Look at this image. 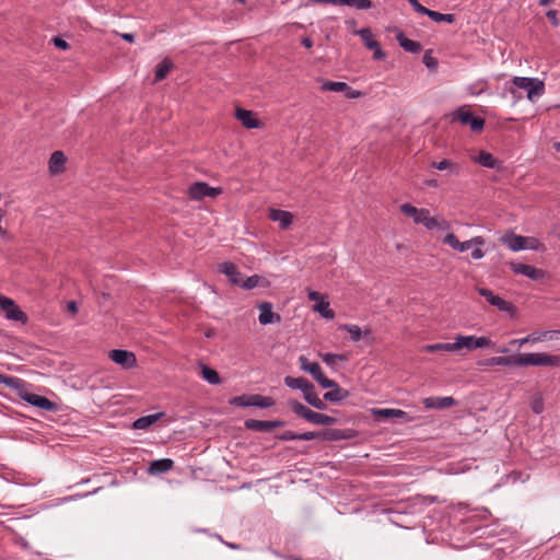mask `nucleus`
<instances>
[{"mask_svg": "<svg viewBox=\"0 0 560 560\" xmlns=\"http://www.w3.org/2000/svg\"><path fill=\"white\" fill-rule=\"evenodd\" d=\"M487 89H488V81L479 80V81L470 84L468 88V91L471 95H480L481 93L486 92Z\"/></svg>", "mask_w": 560, "mask_h": 560, "instance_id": "nucleus-44", "label": "nucleus"}, {"mask_svg": "<svg viewBox=\"0 0 560 560\" xmlns=\"http://www.w3.org/2000/svg\"><path fill=\"white\" fill-rule=\"evenodd\" d=\"M370 417L374 418H397L402 419L406 417V412L400 409H392V408H371L368 410V413L364 415V418L368 419Z\"/></svg>", "mask_w": 560, "mask_h": 560, "instance_id": "nucleus-20", "label": "nucleus"}, {"mask_svg": "<svg viewBox=\"0 0 560 560\" xmlns=\"http://www.w3.org/2000/svg\"><path fill=\"white\" fill-rule=\"evenodd\" d=\"M0 308L5 312V317L11 320L25 324L28 320L27 315L15 304V302L0 294Z\"/></svg>", "mask_w": 560, "mask_h": 560, "instance_id": "nucleus-9", "label": "nucleus"}, {"mask_svg": "<svg viewBox=\"0 0 560 560\" xmlns=\"http://www.w3.org/2000/svg\"><path fill=\"white\" fill-rule=\"evenodd\" d=\"M121 38L128 43H133L136 35L131 34V33H124V34H121Z\"/></svg>", "mask_w": 560, "mask_h": 560, "instance_id": "nucleus-61", "label": "nucleus"}, {"mask_svg": "<svg viewBox=\"0 0 560 560\" xmlns=\"http://www.w3.org/2000/svg\"><path fill=\"white\" fill-rule=\"evenodd\" d=\"M320 89L323 91L343 92V90L348 89V84L346 82H335L325 80L323 81Z\"/></svg>", "mask_w": 560, "mask_h": 560, "instance_id": "nucleus-39", "label": "nucleus"}, {"mask_svg": "<svg viewBox=\"0 0 560 560\" xmlns=\"http://www.w3.org/2000/svg\"><path fill=\"white\" fill-rule=\"evenodd\" d=\"M511 270L516 275H523L532 280H539L545 277V271L534 266L511 261L509 264Z\"/></svg>", "mask_w": 560, "mask_h": 560, "instance_id": "nucleus-14", "label": "nucleus"}, {"mask_svg": "<svg viewBox=\"0 0 560 560\" xmlns=\"http://www.w3.org/2000/svg\"><path fill=\"white\" fill-rule=\"evenodd\" d=\"M343 93L347 98H359L362 95L361 91L353 90L350 85H348L347 90H343Z\"/></svg>", "mask_w": 560, "mask_h": 560, "instance_id": "nucleus-55", "label": "nucleus"}, {"mask_svg": "<svg viewBox=\"0 0 560 560\" xmlns=\"http://www.w3.org/2000/svg\"><path fill=\"white\" fill-rule=\"evenodd\" d=\"M451 121H459L463 125H469L470 129L476 132L481 131L485 127V119L474 116L467 106H460L453 112L451 114Z\"/></svg>", "mask_w": 560, "mask_h": 560, "instance_id": "nucleus-6", "label": "nucleus"}, {"mask_svg": "<svg viewBox=\"0 0 560 560\" xmlns=\"http://www.w3.org/2000/svg\"><path fill=\"white\" fill-rule=\"evenodd\" d=\"M301 44L305 48H311L313 46V40L310 37H303L302 40H301Z\"/></svg>", "mask_w": 560, "mask_h": 560, "instance_id": "nucleus-62", "label": "nucleus"}, {"mask_svg": "<svg viewBox=\"0 0 560 560\" xmlns=\"http://www.w3.org/2000/svg\"><path fill=\"white\" fill-rule=\"evenodd\" d=\"M109 359L124 369H132L137 364V359L133 352L121 349H114L109 351Z\"/></svg>", "mask_w": 560, "mask_h": 560, "instance_id": "nucleus-12", "label": "nucleus"}, {"mask_svg": "<svg viewBox=\"0 0 560 560\" xmlns=\"http://www.w3.org/2000/svg\"><path fill=\"white\" fill-rule=\"evenodd\" d=\"M261 277L258 275L250 276L245 280L242 279V283H238V287L245 290H252L259 284Z\"/></svg>", "mask_w": 560, "mask_h": 560, "instance_id": "nucleus-45", "label": "nucleus"}, {"mask_svg": "<svg viewBox=\"0 0 560 560\" xmlns=\"http://www.w3.org/2000/svg\"><path fill=\"white\" fill-rule=\"evenodd\" d=\"M303 395L305 400L315 408L322 409L324 407V402L318 397L314 386L313 389H311L310 392H305Z\"/></svg>", "mask_w": 560, "mask_h": 560, "instance_id": "nucleus-42", "label": "nucleus"}, {"mask_svg": "<svg viewBox=\"0 0 560 560\" xmlns=\"http://www.w3.org/2000/svg\"><path fill=\"white\" fill-rule=\"evenodd\" d=\"M541 246V243L536 237L526 236L525 249L538 250Z\"/></svg>", "mask_w": 560, "mask_h": 560, "instance_id": "nucleus-51", "label": "nucleus"}, {"mask_svg": "<svg viewBox=\"0 0 560 560\" xmlns=\"http://www.w3.org/2000/svg\"><path fill=\"white\" fill-rule=\"evenodd\" d=\"M355 34L361 37L366 48L373 49L375 46H377L378 42L373 38V34L369 27L358 30L355 31Z\"/></svg>", "mask_w": 560, "mask_h": 560, "instance_id": "nucleus-35", "label": "nucleus"}, {"mask_svg": "<svg viewBox=\"0 0 560 560\" xmlns=\"http://www.w3.org/2000/svg\"><path fill=\"white\" fill-rule=\"evenodd\" d=\"M258 308L260 311L258 320L261 325L281 322V316L272 312V304L270 302H262L258 304Z\"/></svg>", "mask_w": 560, "mask_h": 560, "instance_id": "nucleus-17", "label": "nucleus"}, {"mask_svg": "<svg viewBox=\"0 0 560 560\" xmlns=\"http://www.w3.org/2000/svg\"><path fill=\"white\" fill-rule=\"evenodd\" d=\"M284 384L290 388L301 389L303 394L313 389V384L304 377L287 376Z\"/></svg>", "mask_w": 560, "mask_h": 560, "instance_id": "nucleus-27", "label": "nucleus"}, {"mask_svg": "<svg viewBox=\"0 0 560 560\" xmlns=\"http://www.w3.org/2000/svg\"><path fill=\"white\" fill-rule=\"evenodd\" d=\"M396 39L398 40L400 47H402L408 52L418 54L422 49V46L419 42L406 37L402 32H399L396 35Z\"/></svg>", "mask_w": 560, "mask_h": 560, "instance_id": "nucleus-28", "label": "nucleus"}, {"mask_svg": "<svg viewBox=\"0 0 560 560\" xmlns=\"http://www.w3.org/2000/svg\"><path fill=\"white\" fill-rule=\"evenodd\" d=\"M424 185L436 188L439 187V182L436 179H425Z\"/></svg>", "mask_w": 560, "mask_h": 560, "instance_id": "nucleus-63", "label": "nucleus"}, {"mask_svg": "<svg viewBox=\"0 0 560 560\" xmlns=\"http://www.w3.org/2000/svg\"><path fill=\"white\" fill-rule=\"evenodd\" d=\"M422 404L427 409H446L456 405L453 397H427L422 399Z\"/></svg>", "mask_w": 560, "mask_h": 560, "instance_id": "nucleus-19", "label": "nucleus"}, {"mask_svg": "<svg viewBox=\"0 0 560 560\" xmlns=\"http://www.w3.org/2000/svg\"><path fill=\"white\" fill-rule=\"evenodd\" d=\"M520 366H560V355L547 353H524L518 355Z\"/></svg>", "mask_w": 560, "mask_h": 560, "instance_id": "nucleus-4", "label": "nucleus"}, {"mask_svg": "<svg viewBox=\"0 0 560 560\" xmlns=\"http://www.w3.org/2000/svg\"><path fill=\"white\" fill-rule=\"evenodd\" d=\"M67 158L62 151H55L49 159V171L51 174L63 172Z\"/></svg>", "mask_w": 560, "mask_h": 560, "instance_id": "nucleus-26", "label": "nucleus"}, {"mask_svg": "<svg viewBox=\"0 0 560 560\" xmlns=\"http://www.w3.org/2000/svg\"><path fill=\"white\" fill-rule=\"evenodd\" d=\"M557 332L558 331H556V330L534 331L524 338L510 340L509 345L512 347H514V346L522 347L526 343H536V342H540L545 339H552L553 335H556Z\"/></svg>", "mask_w": 560, "mask_h": 560, "instance_id": "nucleus-15", "label": "nucleus"}, {"mask_svg": "<svg viewBox=\"0 0 560 560\" xmlns=\"http://www.w3.org/2000/svg\"><path fill=\"white\" fill-rule=\"evenodd\" d=\"M163 416H164V412H158V413H152V415L139 417L137 420H150V421H153V420H160V418L163 417Z\"/></svg>", "mask_w": 560, "mask_h": 560, "instance_id": "nucleus-59", "label": "nucleus"}, {"mask_svg": "<svg viewBox=\"0 0 560 560\" xmlns=\"http://www.w3.org/2000/svg\"><path fill=\"white\" fill-rule=\"evenodd\" d=\"M533 409L535 410V412L539 413L542 409V404L541 402H535L534 406H533Z\"/></svg>", "mask_w": 560, "mask_h": 560, "instance_id": "nucleus-64", "label": "nucleus"}, {"mask_svg": "<svg viewBox=\"0 0 560 560\" xmlns=\"http://www.w3.org/2000/svg\"><path fill=\"white\" fill-rule=\"evenodd\" d=\"M52 42H54L56 47H58V48H60L62 50H67L70 47L68 42L62 39V38H60V37H54Z\"/></svg>", "mask_w": 560, "mask_h": 560, "instance_id": "nucleus-56", "label": "nucleus"}, {"mask_svg": "<svg viewBox=\"0 0 560 560\" xmlns=\"http://www.w3.org/2000/svg\"><path fill=\"white\" fill-rule=\"evenodd\" d=\"M546 16L548 18V20L551 22V24L557 27L559 25V19H558V15H557V11L551 9V10H548L546 12Z\"/></svg>", "mask_w": 560, "mask_h": 560, "instance_id": "nucleus-54", "label": "nucleus"}, {"mask_svg": "<svg viewBox=\"0 0 560 560\" xmlns=\"http://www.w3.org/2000/svg\"><path fill=\"white\" fill-rule=\"evenodd\" d=\"M443 243L459 253L472 248L471 258L475 260L481 259L485 256V252L481 249L485 245V238L482 236H475L468 241L460 242L454 233H447L443 238Z\"/></svg>", "mask_w": 560, "mask_h": 560, "instance_id": "nucleus-3", "label": "nucleus"}, {"mask_svg": "<svg viewBox=\"0 0 560 560\" xmlns=\"http://www.w3.org/2000/svg\"><path fill=\"white\" fill-rule=\"evenodd\" d=\"M431 167L436 168L439 171H448L450 174L458 175L460 172V166L457 163L448 159H443L439 162H432Z\"/></svg>", "mask_w": 560, "mask_h": 560, "instance_id": "nucleus-31", "label": "nucleus"}, {"mask_svg": "<svg viewBox=\"0 0 560 560\" xmlns=\"http://www.w3.org/2000/svg\"><path fill=\"white\" fill-rule=\"evenodd\" d=\"M287 422H244V428L254 432L272 433Z\"/></svg>", "mask_w": 560, "mask_h": 560, "instance_id": "nucleus-22", "label": "nucleus"}, {"mask_svg": "<svg viewBox=\"0 0 560 560\" xmlns=\"http://www.w3.org/2000/svg\"><path fill=\"white\" fill-rule=\"evenodd\" d=\"M455 346L457 351L466 348L467 350H476L478 348H486L493 346V342L488 337H476V336H465L457 335L455 338Z\"/></svg>", "mask_w": 560, "mask_h": 560, "instance_id": "nucleus-7", "label": "nucleus"}, {"mask_svg": "<svg viewBox=\"0 0 560 560\" xmlns=\"http://www.w3.org/2000/svg\"><path fill=\"white\" fill-rule=\"evenodd\" d=\"M422 61L430 71H436L439 61L435 57L432 56L431 50H427L424 52Z\"/></svg>", "mask_w": 560, "mask_h": 560, "instance_id": "nucleus-46", "label": "nucleus"}, {"mask_svg": "<svg viewBox=\"0 0 560 560\" xmlns=\"http://www.w3.org/2000/svg\"><path fill=\"white\" fill-rule=\"evenodd\" d=\"M491 363L495 364V365H502V366H520L518 365V355L492 357Z\"/></svg>", "mask_w": 560, "mask_h": 560, "instance_id": "nucleus-36", "label": "nucleus"}, {"mask_svg": "<svg viewBox=\"0 0 560 560\" xmlns=\"http://www.w3.org/2000/svg\"><path fill=\"white\" fill-rule=\"evenodd\" d=\"M341 5H348L358 10H368L373 7L371 0H341Z\"/></svg>", "mask_w": 560, "mask_h": 560, "instance_id": "nucleus-41", "label": "nucleus"}, {"mask_svg": "<svg viewBox=\"0 0 560 560\" xmlns=\"http://www.w3.org/2000/svg\"><path fill=\"white\" fill-rule=\"evenodd\" d=\"M314 3L341 5V0H311Z\"/></svg>", "mask_w": 560, "mask_h": 560, "instance_id": "nucleus-60", "label": "nucleus"}, {"mask_svg": "<svg viewBox=\"0 0 560 560\" xmlns=\"http://www.w3.org/2000/svg\"><path fill=\"white\" fill-rule=\"evenodd\" d=\"M314 310L326 319H332L335 317V312L329 307V302L324 301V299L316 303Z\"/></svg>", "mask_w": 560, "mask_h": 560, "instance_id": "nucleus-38", "label": "nucleus"}, {"mask_svg": "<svg viewBox=\"0 0 560 560\" xmlns=\"http://www.w3.org/2000/svg\"><path fill=\"white\" fill-rule=\"evenodd\" d=\"M520 89L526 92L527 98L529 101H534L536 96L542 95L545 91V84L542 81L536 78H513L512 86H510L508 91L513 96L515 102L522 98V94L518 92Z\"/></svg>", "mask_w": 560, "mask_h": 560, "instance_id": "nucleus-2", "label": "nucleus"}, {"mask_svg": "<svg viewBox=\"0 0 560 560\" xmlns=\"http://www.w3.org/2000/svg\"><path fill=\"white\" fill-rule=\"evenodd\" d=\"M502 243L505 244L512 252H518L525 249L526 236L510 233L501 238Z\"/></svg>", "mask_w": 560, "mask_h": 560, "instance_id": "nucleus-24", "label": "nucleus"}, {"mask_svg": "<svg viewBox=\"0 0 560 560\" xmlns=\"http://www.w3.org/2000/svg\"><path fill=\"white\" fill-rule=\"evenodd\" d=\"M475 162L488 168H499L500 164L499 160L487 151H480L475 158Z\"/></svg>", "mask_w": 560, "mask_h": 560, "instance_id": "nucleus-30", "label": "nucleus"}, {"mask_svg": "<svg viewBox=\"0 0 560 560\" xmlns=\"http://www.w3.org/2000/svg\"><path fill=\"white\" fill-rule=\"evenodd\" d=\"M299 362L301 370L310 373L314 380L323 372L317 362H311L305 355H301Z\"/></svg>", "mask_w": 560, "mask_h": 560, "instance_id": "nucleus-29", "label": "nucleus"}, {"mask_svg": "<svg viewBox=\"0 0 560 560\" xmlns=\"http://www.w3.org/2000/svg\"><path fill=\"white\" fill-rule=\"evenodd\" d=\"M218 270L225 275L232 284L238 285V283H242V273L235 264L231 261L221 262Z\"/></svg>", "mask_w": 560, "mask_h": 560, "instance_id": "nucleus-18", "label": "nucleus"}, {"mask_svg": "<svg viewBox=\"0 0 560 560\" xmlns=\"http://www.w3.org/2000/svg\"><path fill=\"white\" fill-rule=\"evenodd\" d=\"M156 422H131L130 429L133 430H148L151 425L155 424Z\"/></svg>", "mask_w": 560, "mask_h": 560, "instance_id": "nucleus-53", "label": "nucleus"}, {"mask_svg": "<svg viewBox=\"0 0 560 560\" xmlns=\"http://www.w3.org/2000/svg\"><path fill=\"white\" fill-rule=\"evenodd\" d=\"M173 68V62L168 58H164L155 69L154 82L164 80Z\"/></svg>", "mask_w": 560, "mask_h": 560, "instance_id": "nucleus-32", "label": "nucleus"}, {"mask_svg": "<svg viewBox=\"0 0 560 560\" xmlns=\"http://www.w3.org/2000/svg\"><path fill=\"white\" fill-rule=\"evenodd\" d=\"M323 362H325L329 366H335L337 361H347V357L345 354H336V353H320L319 354Z\"/></svg>", "mask_w": 560, "mask_h": 560, "instance_id": "nucleus-43", "label": "nucleus"}, {"mask_svg": "<svg viewBox=\"0 0 560 560\" xmlns=\"http://www.w3.org/2000/svg\"><path fill=\"white\" fill-rule=\"evenodd\" d=\"M235 117L248 129L258 128L260 126L259 120L254 117V114L250 110L236 108Z\"/></svg>", "mask_w": 560, "mask_h": 560, "instance_id": "nucleus-25", "label": "nucleus"}, {"mask_svg": "<svg viewBox=\"0 0 560 560\" xmlns=\"http://www.w3.org/2000/svg\"><path fill=\"white\" fill-rule=\"evenodd\" d=\"M432 21L434 22H446V23H453L455 22V14L452 13H440L438 11H433L429 9V14H427Z\"/></svg>", "mask_w": 560, "mask_h": 560, "instance_id": "nucleus-40", "label": "nucleus"}, {"mask_svg": "<svg viewBox=\"0 0 560 560\" xmlns=\"http://www.w3.org/2000/svg\"><path fill=\"white\" fill-rule=\"evenodd\" d=\"M373 58L375 60H381L385 58V52L382 50L380 43L373 49Z\"/></svg>", "mask_w": 560, "mask_h": 560, "instance_id": "nucleus-57", "label": "nucleus"}, {"mask_svg": "<svg viewBox=\"0 0 560 560\" xmlns=\"http://www.w3.org/2000/svg\"><path fill=\"white\" fill-rule=\"evenodd\" d=\"M289 406L298 417L303 418L305 420H336L335 418L329 417L327 415L314 412L310 408H307L306 406L296 400L289 401Z\"/></svg>", "mask_w": 560, "mask_h": 560, "instance_id": "nucleus-11", "label": "nucleus"}, {"mask_svg": "<svg viewBox=\"0 0 560 560\" xmlns=\"http://www.w3.org/2000/svg\"><path fill=\"white\" fill-rule=\"evenodd\" d=\"M409 3L412 5L415 11H417L420 14L427 15L429 14V9L422 5L418 0H408Z\"/></svg>", "mask_w": 560, "mask_h": 560, "instance_id": "nucleus-52", "label": "nucleus"}, {"mask_svg": "<svg viewBox=\"0 0 560 560\" xmlns=\"http://www.w3.org/2000/svg\"><path fill=\"white\" fill-rule=\"evenodd\" d=\"M222 194V188L211 187L205 182H196L188 189V197L191 200H201L205 197L215 198Z\"/></svg>", "mask_w": 560, "mask_h": 560, "instance_id": "nucleus-8", "label": "nucleus"}, {"mask_svg": "<svg viewBox=\"0 0 560 560\" xmlns=\"http://www.w3.org/2000/svg\"><path fill=\"white\" fill-rule=\"evenodd\" d=\"M400 211L405 215L411 217L415 220V218L419 214L420 209L416 208L411 203L406 202L400 206Z\"/></svg>", "mask_w": 560, "mask_h": 560, "instance_id": "nucleus-49", "label": "nucleus"}, {"mask_svg": "<svg viewBox=\"0 0 560 560\" xmlns=\"http://www.w3.org/2000/svg\"><path fill=\"white\" fill-rule=\"evenodd\" d=\"M359 432L353 429H335V428H322L315 431H307L303 433H295L290 430H285L280 434H276V438L283 441L289 440H318V441H340L350 440L357 438Z\"/></svg>", "mask_w": 560, "mask_h": 560, "instance_id": "nucleus-1", "label": "nucleus"}, {"mask_svg": "<svg viewBox=\"0 0 560 560\" xmlns=\"http://www.w3.org/2000/svg\"><path fill=\"white\" fill-rule=\"evenodd\" d=\"M173 467L174 462L171 458L155 459L149 464L148 472L150 475H160L172 470Z\"/></svg>", "mask_w": 560, "mask_h": 560, "instance_id": "nucleus-23", "label": "nucleus"}, {"mask_svg": "<svg viewBox=\"0 0 560 560\" xmlns=\"http://www.w3.org/2000/svg\"><path fill=\"white\" fill-rule=\"evenodd\" d=\"M422 352L433 353L438 351H446V352H455L457 351L455 341L454 342H447V343H432V345H424L421 348Z\"/></svg>", "mask_w": 560, "mask_h": 560, "instance_id": "nucleus-33", "label": "nucleus"}, {"mask_svg": "<svg viewBox=\"0 0 560 560\" xmlns=\"http://www.w3.org/2000/svg\"><path fill=\"white\" fill-rule=\"evenodd\" d=\"M21 397L26 402L31 404L34 407L45 409V410H56L57 409V405L55 402H52L51 400H49L45 396L24 392L23 394H21Z\"/></svg>", "mask_w": 560, "mask_h": 560, "instance_id": "nucleus-16", "label": "nucleus"}, {"mask_svg": "<svg viewBox=\"0 0 560 560\" xmlns=\"http://www.w3.org/2000/svg\"><path fill=\"white\" fill-rule=\"evenodd\" d=\"M343 329L349 332L351 340L354 342L359 341L363 337L366 338L371 335L370 329L362 331L358 325L346 324L343 325Z\"/></svg>", "mask_w": 560, "mask_h": 560, "instance_id": "nucleus-34", "label": "nucleus"}, {"mask_svg": "<svg viewBox=\"0 0 560 560\" xmlns=\"http://www.w3.org/2000/svg\"><path fill=\"white\" fill-rule=\"evenodd\" d=\"M477 291L481 296H483L487 300V302L490 305L495 306L499 311L511 312L514 310L513 305L510 302L494 294L491 290L487 288H477Z\"/></svg>", "mask_w": 560, "mask_h": 560, "instance_id": "nucleus-13", "label": "nucleus"}, {"mask_svg": "<svg viewBox=\"0 0 560 560\" xmlns=\"http://www.w3.org/2000/svg\"><path fill=\"white\" fill-rule=\"evenodd\" d=\"M230 405L236 407L269 408L275 405V400L269 396H262L259 394H244L231 398Z\"/></svg>", "mask_w": 560, "mask_h": 560, "instance_id": "nucleus-5", "label": "nucleus"}, {"mask_svg": "<svg viewBox=\"0 0 560 560\" xmlns=\"http://www.w3.org/2000/svg\"><path fill=\"white\" fill-rule=\"evenodd\" d=\"M342 392L343 390L337 385V387H332L331 390L327 392L324 395V398L330 401H339L343 397Z\"/></svg>", "mask_w": 560, "mask_h": 560, "instance_id": "nucleus-47", "label": "nucleus"}, {"mask_svg": "<svg viewBox=\"0 0 560 560\" xmlns=\"http://www.w3.org/2000/svg\"><path fill=\"white\" fill-rule=\"evenodd\" d=\"M269 219L275 222H279V226L281 230H287L293 221V215L289 211L280 210V209H270Z\"/></svg>", "mask_w": 560, "mask_h": 560, "instance_id": "nucleus-21", "label": "nucleus"}, {"mask_svg": "<svg viewBox=\"0 0 560 560\" xmlns=\"http://www.w3.org/2000/svg\"><path fill=\"white\" fill-rule=\"evenodd\" d=\"M22 383V380L18 377L7 376L2 373H0V384H4L8 387L18 388L20 384Z\"/></svg>", "mask_w": 560, "mask_h": 560, "instance_id": "nucleus-48", "label": "nucleus"}, {"mask_svg": "<svg viewBox=\"0 0 560 560\" xmlns=\"http://www.w3.org/2000/svg\"><path fill=\"white\" fill-rule=\"evenodd\" d=\"M307 298L310 301H313L316 303L320 302L324 299L323 295L316 291H308Z\"/></svg>", "mask_w": 560, "mask_h": 560, "instance_id": "nucleus-58", "label": "nucleus"}, {"mask_svg": "<svg viewBox=\"0 0 560 560\" xmlns=\"http://www.w3.org/2000/svg\"><path fill=\"white\" fill-rule=\"evenodd\" d=\"M201 374L209 384L217 385L221 382L219 373L207 365H202Z\"/></svg>", "mask_w": 560, "mask_h": 560, "instance_id": "nucleus-37", "label": "nucleus"}, {"mask_svg": "<svg viewBox=\"0 0 560 560\" xmlns=\"http://www.w3.org/2000/svg\"><path fill=\"white\" fill-rule=\"evenodd\" d=\"M315 381L323 387V388H332L337 387V383L330 378H328L323 372L315 378Z\"/></svg>", "mask_w": 560, "mask_h": 560, "instance_id": "nucleus-50", "label": "nucleus"}, {"mask_svg": "<svg viewBox=\"0 0 560 560\" xmlns=\"http://www.w3.org/2000/svg\"><path fill=\"white\" fill-rule=\"evenodd\" d=\"M415 223L423 224L428 230L432 231L435 229L450 230L451 224L448 221L442 219L438 220L430 215V211L425 208H421L419 214L415 218Z\"/></svg>", "mask_w": 560, "mask_h": 560, "instance_id": "nucleus-10", "label": "nucleus"}]
</instances>
